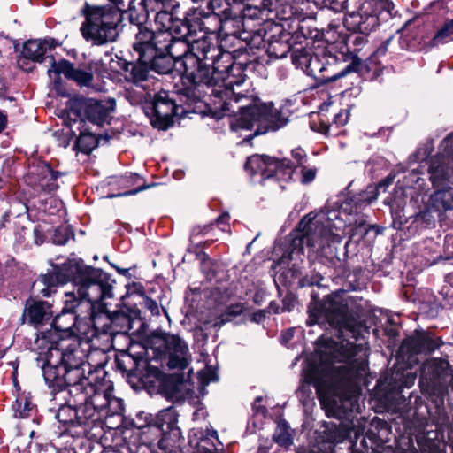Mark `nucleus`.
<instances>
[{
    "instance_id": "nucleus-1",
    "label": "nucleus",
    "mask_w": 453,
    "mask_h": 453,
    "mask_svg": "<svg viewBox=\"0 0 453 453\" xmlns=\"http://www.w3.org/2000/svg\"><path fill=\"white\" fill-rule=\"evenodd\" d=\"M190 48V54L184 61V87L180 89V94L188 101H202L206 96L219 98L222 111L230 118L229 125L233 131L250 130L255 125L263 126L265 130H275L287 123L273 104L262 103L254 95L236 90L244 79H235L231 74L234 70L233 65H227L225 71H219L217 67L211 70L205 61L211 59L216 64L219 50L205 38V33L198 39L193 35Z\"/></svg>"
},
{
    "instance_id": "nucleus-2",
    "label": "nucleus",
    "mask_w": 453,
    "mask_h": 453,
    "mask_svg": "<svg viewBox=\"0 0 453 453\" xmlns=\"http://www.w3.org/2000/svg\"><path fill=\"white\" fill-rule=\"evenodd\" d=\"M68 281L77 288L78 296L72 292L65 293L62 312L54 318L51 327L35 340L42 352L44 349L54 350L55 346L70 341L74 333L79 305L86 303L88 309H92L94 303L112 296V282L108 274L85 265L82 259H68L62 265L56 266L52 273L42 275L35 285H42L40 293L49 297L56 292L58 284Z\"/></svg>"
},
{
    "instance_id": "nucleus-3",
    "label": "nucleus",
    "mask_w": 453,
    "mask_h": 453,
    "mask_svg": "<svg viewBox=\"0 0 453 453\" xmlns=\"http://www.w3.org/2000/svg\"><path fill=\"white\" fill-rule=\"evenodd\" d=\"M55 347L54 350H40L47 358L42 373L49 388L56 391L55 400L65 398V395L84 399L89 390L113 391L112 382L106 380L104 353L96 350L85 355L75 340Z\"/></svg>"
},
{
    "instance_id": "nucleus-4",
    "label": "nucleus",
    "mask_w": 453,
    "mask_h": 453,
    "mask_svg": "<svg viewBox=\"0 0 453 453\" xmlns=\"http://www.w3.org/2000/svg\"><path fill=\"white\" fill-rule=\"evenodd\" d=\"M426 395L434 396L433 406L426 403V453L448 452L453 444V426H446L448 416L444 408V395L451 378L450 365L446 358L426 359Z\"/></svg>"
},
{
    "instance_id": "nucleus-5",
    "label": "nucleus",
    "mask_w": 453,
    "mask_h": 453,
    "mask_svg": "<svg viewBox=\"0 0 453 453\" xmlns=\"http://www.w3.org/2000/svg\"><path fill=\"white\" fill-rule=\"evenodd\" d=\"M68 395L69 400L58 409L56 418L64 426H81L85 432L124 411L122 400L112 396V392L89 390L84 399Z\"/></svg>"
},
{
    "instance_id": "nucleus-6",
    "label": "nucleus",
    "mask_w": 453,
    "mask_h": 453,
    "mask_svg": "<svg viewBox=\"0 0 453 453\" xmlns=\"http://www.w3.org/2000/svg\"><path fill=\"white\" fill-rule=\"evenodd\" d=\"M426 173L434 190L426 202V212L441 214L453 210V133L443 139L438 153L429 159Z\"/></svg>"
},
{
    "instance_id": "nucleus-7",
    "label": "nucleus",
    "mask_w": 453,
    "mask_h": 453,
    "mask_svg": "<svg viewBox=\"0 0 453 453\" xmlns=\"http://www.w3.org/2000/svg\"><path fill=\"white\" fill-rule=\"evenodd\" d=\"M107 5H90L83 8L85 21L81 27L83 38L94 45L114 42L118 37V25L123 12H132L134 0H109Z\"/></svg>"
},
{
    "instance_id": "nucleus-8",
    "label": "nucleus",
    "mask_w": 453,
    "mask_h": 453,
    "mask_svg": "<svg viewBox=\"0 0 453 453\" xmlns=\"http://www.w3.org/2000/svg\"><path fill=\"white\" fill-rule=\"evenodd\" d=\"M354 301L345 297L343 293H334L326 296L322 303H311L307 325L312 326L326 321L337 329L342 336L349 333L355 340L363 338L366 328L357 320V314L351 309Z\"/></svg>"
},
{
    "instance_id": "nucleus-9",
    "label": "nucleus",
    "mask_w": 453,
    "mask_h": 453,
    "mask_svg": "<svg viewBox=\"0 0 453 453\" xmlns=\"http://www.w3.org/2000/svg\"><path fill=\"white\" fill-rule=\"evenodd\" d=\"M339 346L335 341L331 338L321 336L317 340L316 357L319 364L314 360L308 362L307 366L303 371L300 391H305L306 388L313 385L319 395L327 388L331 380V371L333 362L339 357Z\"/></svg>"
},
{
    "instance_id": "nucleus-10",
    "label": "nucleus",
    "mask_w": 453,
    "mask_h": 453,
    "mask_svg": "<svg viewBox=\"0 0 453 453\" xmlns=\"http://www.w3.org/2000/svg\"><path fill=\"white\" fill-rule=\"evenodd\" d=\"M298 230L302 233L301 241L308 246L316 248L321 256H332L335 253L332 247L334 243H340L341 237L332 228L330 219H326L324 212L319 214L309 213L298 224Z\"/></svg>"
},
{
    "instance_id": "nucleus-11",
    "label": "nucleus",
    "mask_w": 453,
    "mask_h": 453,
    "mask_svg": "<svg viewBox=\"0 0 453 453\" xmlns=\"http://www.w3.org/2000/svg\"><path fill=\"white\" fill-rule=\"evenodd\" d=\"M138 32L135 35V41L133 44L134 50L150 64L151 70L158 73H168L173 66L178 64L163 49L157 50L156 41L153 39V31L136 25Z\"/></svg>"
},
{
    "instance_id": "nucleus-12",
    "label": "nucleus",
    "mask_w": 453,
    "mask_h": 453,
    "mask_svg": "<svg viewBox=\"0 0 453 453\" xmlns=\"http://www.w3.org/2000/svg\"><path fill=\"white\" fill-rule=\"evenodd\" d=\"M335 4H340V6H333L335 12L346 10V16L344 18L345 27L353 32L361 34H370L380 24V18L373 11L372 0H356L359 4L358 10H349L347 0H335Z\"/></svg>"
},
{
    "instance_id": "nucleus-13",
    "label": "nucleus",
    "mask_w": 453,
    "mask_h": 453,
    "mask_svg": "<svg viewBox=\"0 0 453 453\" xmlns=\"http://www.w3.org/2000/svg\"><path fill=\"white\" fill-rule=\"evenodd\" d=\"M199 26L196 25L188 35H175L169 31L153 32V39L156 41V48L163 49L171 58L179 64L180 68L184 69V61L190 54L191 37L196 35ZM182 79L184 70H182Z\"/></svg>"
},
{
    "instance_id": "nucleus-14",
    "label": "nucleus",
    "mask_w": 453,
    "mask_h": 453,
    "mask_svg": "<svg viewBox=\"0 0 453 453\" xmlns=\"http://www.w3.org/2000/svg\"><path fill=\"white\" fill-rule=\"evenodd\" d=\"M245 169L252 174L260 173L264 179L275 176L280 180H293V166L287 158L282 160L266 156L254 155L247 159Z\"/></svg>"
},
{
    "instance_id": "nucleus-15",
    "label": "nucleus",
    "mask_w": 453,
    "mask_h": 453,
    "mask_svg": "<svg viewBox=\"0 0 453 453\" xmlns=\"http://www.w3.org/2000/svg\"><path fill=\"white\" fill-rule=\"evenodd\" d=\"M176 9L163 8V6H152L151 12L154 13V22L157 28V32L169 31L175 33V35H188L190 33L192 28L196 26H199V31H203V21L196 18L192 20L185 17L184 19H174L173 12Z\"/></svg>"
},
{
    "instance_id": "nucleus-16",
    "label": "nucleus",
    "mask_w": 453,
    "mask_h": 453,
    "mask_svg": "<svg viewBox=\"0 0 453 453\" xmlns=\"http://www.w3.org/2000/svg\"><path fill=\"white\" fill-rule=\"evenodd\" d=\"M137 63H129L127 65L128 72L127 80L133 82L134 88L128 90V96L132 104H140L147 99L150 95L152 81L150 79L149 72L151 70L150 64L144 58L137 55Z\"/></svg>"
},
{
    "instance_id": "nucleus-17",
    "label": "nucleus",
    "mask_w": 453,
    "mask_h": 453,
    "mask_svg": "<svg viewBox=\"0 0 453 453\" xmlns=\"http://www.w3.org/2000/svg\"><path fill=\"white\" fill-rule=\"evenodd\" d=\"M112 111V105L108 106L103 102L89 98L72 102L68 114L74 117V121L78 118L81 119L86 118L90 122L101 126L106 121Z\"/></svg>"
},
{
    "instance_id": "nucleus-18",
    "label": "nucleus",
    "mask_w": 453,
    "mask_h": 453,
    "mask_svg": "<svg viewBox=\"0 0 453 453\" xmlns=\"http://www.w3.org/2000/svg\"><path fill=\"white\" fill-rule=\"evenodd\" d=\"M152 338L161 342L169 355L168 365L171 368L185 369L188 365L189 350L187 343L178 335L164 332H155Z\"/></svg>"
},
{
    "instance_id": "nucleus-19",
    "label": "nucleus",
    "mask_w": 453,
    "mask_h": 453,
    "mask_svg": "<svg viewBox=\"0 0 453 453\" xmlns=\"http://www.w3.org/2000/svg\"><path fill=\"white\" fill-rule=\"evenodd\" d=\"M151 123L158 129H167L173 124L177 106L166 92L158 93L153 101Z\"/></svg>"
},
{
    "instance_id": "nucleus-20",
    "label": "nucleus",
    "mask_w": 453,
    "mask_h": 453,
    "mask_svg": "<svg viewBox=\"0 0 453 453\" xmlns=\"http://www.w3.org/2000/svg\"><path fill=\"white\" fill-rule=\"evenodd\" d=\"M52 73L57 76L64 74L66 79L74 81L81 87H90L94 80L91 72L76 68L73 63L65 59L56 62L53 57L51 58V66L48 70L50 77Z\"/></svg>"
},
{
    "instance_id": "nucleus-21",
    "label": "nucleus",
    "mask_w": 453,
    "mask_h": 453,
    "mask_svg": "<svg viewBox=\"0 0 453 453\" xmlns=\"http://www.w3.org/2000/svg\"><path fill=\"white\" fill-rule=\"evenodd\" d=\"M177 415L173 409H165L157 415L155 425L162 433V438L158 441L159 448L167 449L171 444L170 437L177 438L180 435V429L177 427Z\"/></svg>"
},
{
    "instance_id": "nucleus-22",
    "label": "nucleus",
    "mask_w": 453,
    "mask_h": 453,
    "mask_svg": "<svg viewBox=\"0 0 453 453\" xmlns=\"http://www.w3.org/2000/svg\"><path fill=\"white\" fill-rule=\"evenodd\" d=\"M53 315L51 305L44 301L29 299L26 302L23 317L30 325L38 327L50 320Z\"/></svg>"
},
{
    "instance_id": "nucleus-23",
    "label": "nucleus",
    "mask_w": 453,
    "mask_h": 453,
    "mask_svg": "<svg viewBox=\"0 0 453 453\" xmlns=\"http://www.w3.org/2000/svg\"><path fill=\"white\" fill-rule=\"evenodd\" d=\"M368 350L369 348L365 342L359 344L347 342L344 360L349 362L357 372H365L368 365Z\"/></svg>"
},
{
    "instance_id": "nucleus-24",
    "label": "nucleus",
    "mask_w": 453,
    "mask_h": 453,
    "mask_svg": "<svg viewBox=\"0 0 453 453\" xmlns=\"http://www.w3.org/2000/svg\"><path fill=\"white\" fill-rule=\"evenodd\" d=\"M57 45L58 42L54 39L29 40L24 43L22 55L25 58L42 62L47 50L54 49Z\"/></svg>"
},
{
    "instance_id": "nucleus-25",
    "label": "nucleus",
    "mask_w": 453,
    "mask_h": 453,
    "mask_svg": "<svg viewBox=\"0 0 453 453\" xmlns=\"http://www.w3.org/2000/svg\"><path fill=\"white\" fill-rule=\"evenodd\" d=\"M36 177V184L44 192H51L57 188V178L58 173L54 172L50 165L42 163L30 172Z\"/></svg>"
},
{
    "instance_id": "nucleus-26",
    "label": "nucleus",
    "mask_w": 453,
    "mask_h": 453,
    "mask_svg": "<svg viewBox=\"0 0 453 453\" xmlns=\"http://www.w3.org/2000/svg\"><path fill=\"white\" fill-rule=\"evenodd\" d=\"M102 317H97L100 319ZM96 318H91L89 321L79 320L77 319L76 326H74V333L73 334L70 341L75 340L81 344V342L88 343L95 337H96L100 332V329L96 326Z\"/></svg>"
},
{
    "instance_id": "nucleus-27",
    "label": "nucleus",
    "mask_w": 453,
    "mask_h": 453,
    "mask_svg": "<svg viewBox=\"0 0 453 453\" xmlns=\"http://www.w3.org/2000/svg\"><path fill=\"white\" fill-rule=\"evenodd\" d=\"M394 42L390 44L389 53L394 57H398L401 55L403 50H422L423 46L421 45L423 36L420 37L418 42L411 39V35H393Z\"/></svg>"
},
{
    "instance_id": "nucleus-28",
    "label": "nucleus",
    "mask_w": 453,
    "mask_h": 453,
    "mask_svg": "<svg viewBox=\"0 0 453 453\" xmlns=\"http://www.w3.org/2000/svg\"><path fill=\"white\" fill-rule=\"evenodd\" d=\"M410 206L415 210L414 213L409 216V219H413V222H425V194L418 193L412 197L410 202Z\"/></svg>"
},
{
    "instance_id": "nucleus-29",
    "label": "nucleus",
    "mask_w": 453,
    "mask_h": 453,
    "mask_svg": "<svg viewBox=\"0 0 453 453\" xmlns=\"http://www.w3.org/2000/svg\"><path fill=\"white\" fill-rule=\"evenodd\" d=\"M453 35V19L446 22L444 26L437 31L429 46L435 47L439 44H443L452 40Z\"/></svg>"
},
{
    "instance_id": "nucleus-30",
    "label": "nucleus",
    "mask_w": 453,
    "mask_h": 453,
    "mask_svg": "<svg viewBox=\"0 0 453 453\" xmlns=\"http://www.w3.org/2000/svg\"><path fill=\"white\" fill-rule=\"evenodd\" d=\"M273 437V441L280 446L288 447L292 444V439L286 422L278 425Z\"/></svg>"
},
{
    "instance_id": "nucleus-31",
    "label": "nucleus",
    "mask_w": 453,
    "mask_h": 453,
    "mask_svg": "<svg viewBox=\"0 0 453 453\" xmlns=\"http://www.w3.org/2000/svg\"><path fill=\"white\" fill-rule=\"evenodd\" d=\"M311 57V53L303 48L296 49L291 51L292 63L296 65V68H300L303 71L309 64Z\"/></svg>"
},
{
    "instance_id": "nucleus-32",
    "label": "nucleus",
    "mask_w": 453,
    "mask_h": 453,
    "mask_svg": "<svg viewBox=\"0 0 453 453\" xmlns=\"http://www.w3.org/2000/svg\"><path fill=\"white\" fill-rule=\"evenodd\" d=\"M393 182V179L390 178V177H388L386 178L385 180H383L381 182H380L378 184V186L376 187H372V186H370L367 188V189L365 190V197H364V199L365 201H367V203H371L372 202H373L374 200L377 199L378 197V195L380 193V189H383V191L386 190V188L391 185Z\"/></svg>"
},
{
    "instance_id": "nucleus-33",
    "label": "nucleus",
    "mask_w": 453,
    "mask_h": 453,
    "mask_svg": "<svg viewBox=\"0 0 453 453\" xmlns=\"http://www.w3.org/2000/svg\"><path fill=\"white\" fill-rule=\"evenodd\" d=\"M268 54L275 58H283L290 51V45L284 42H273L268 47Z\"/></svg>"
},
{
    "instance_id": "nucleus-34",
    "label": "nucleus",
    "mask_w": 453,
    "mask_h": 453,
    "mask_svg": "<svg viewBox=\"0 0 453 453\" xmlns=\"http://www.w3.org/2000/svg\"><path fill=\"white\" fill-rule=\"evenodd\" d=\"M324 69L325 67L323 64H321L319 57L311 55L304 72L308 75L316 79H323L324 77H320L319 74L323 72Z\"/></svg>"
},
{
    "instance_id": "nucleus-35",
    "label": "nucleus",
    "mask_w": 453,
    "mask_h": 453,
    "mask_svg": "<svg viewBox=\"0 0 453 453\" xmlns=\"http://www.w3.org/2000/svg\"><path fill=\"white\" fill-rule=\"evenodd\" d=\"M77 144L81 152L88 154L96 147V141L92 134H81Z\"/></svg>"
},
{
    "instance_id": "nucleus-36",
    "label": "nucleus",
    "mask_w": 453,
    "mask_h": 453,
    "mask_svg": "<svg viewBox=\"0 0 453 453\" xmlns=\"http://www.w3.org/2000/svg\"><path fill=\"white\" fill-rule=\"evenodd\" d=\"M378 9L379 13H377V15L379 16L380 19H387L389 18H393L397 13V11L395 10V4L388 0L380 2L378 4Z\"/></svg>"
},
{
    "instance_id": "nucleus-37",
    "label": "nucleus",
    "mask_w": 453,
    "mask_h": 453,
    "mask_svg": "<svg viewBox=\"0 0 453 453\" xmlns=\"http://www.w3.org/2000/svg\"><path fill=\"white\" fill-rule=\"evenodd\" d=\"M407 185L411 188L423 189L424 179L422 173L418 170H411L405 177Z\"/></svg>"
},
{
    "instance_id": "nucleus-38",
    "label": "nucleus",
    "mask_w": 453,
    "mask_h": 453,
    "mask_svg": "<svg viewBox=\"0 0 453 453\" xmlns=\"http://www.w3.org/2000/svg\"><path fill=\"white\" fill-rule=\"evenodd\" d=\"M292 157L295 159V162H291L287 159L289 164L293 166V176L297 174L298 167L303 165L307 161V156L303 150L298 148L292 150Z\"/></svg>"
},
{
    "instance_id": "nucleus-39",
    "label": "nucleus",
    "mask_w": 453,
    "mask_h": 453,
    "mask_svg": "<svg viewBox=\"0 0 453 453\" xmlns=\"http://www.w3.org/2000/svg\"><path fill=\"white\" fill-rule=\"evenodd\" d=\"M426 355L434 352L435 349H439L444 346L445 343L440 337L434 336V333L430 330H426Z\"/></svg>"
},
{
    "instance_id": "nucleus-40",
    "label": "nucleus",
    "mask_w": 453,
    "mask_h": 453,
    "mask_svg": "<svg viewBox=\"0 0 453 453\" xmlns=\"http://www.w3.org/2000/svg\"><path fill=\"white\" fill-rule=\"evenodd\" d=\"M300 169V182L303 184H308L311 182L317 174V169L315 167H308L305 165L298 167Z\"/></svg>"
},
{
    "instance_id": "nucleus-41",
    "label": "nucleus",
    "mask_w": 453,
    "mask_h": 453,
    "mask_svg": "<svg viewBox=\"0 0 453 453\" xmlns=\"http://www.w3.org/2000/svg\"><path fill=\"white\" fill-rule=\"evenodd\" d=\"M387 203L391 207L393 216V227L395 229H401L403 225L407 222V219L404 218V214H403V211L400 209L395 210L392 202H387Z\"/></svg>"
},
{
    "instance_id": "nucleus-42",
    "label": "nucleus",
    "mask_w": 453,
    "mask_h": 453,
    "mask_svg": "<svg viewBox=\"0 0 453 453\" xmlns=\"http://www.w3.org/2000/svg\"><path fill=\"white\" fill-rule=\"evenodd\" d=\"M14 415L17 418H25L27 416L29 411V403L26 400L24 403V407L21 409V402L17 400L15 404L13 405Z\"/></svg>"
},
{
    "instance_id": "nucleus-43",
    "label": "nucleus",
    "mask_w": 453,
    "mask_h": 453,
    "mask_svg": "<svg viewBox=\"0 0 453 453\" xmlns=\"http://www.w3.org/2000/svg\"><path fill=\"white\" fill-rule=\"evenodd\" d=\"M199 376L205 384H209L217 380L216 372L211 367H206V369L199 372Z\"/></svg>"
},
{
    "instance_id": "nucleus-44",
    "label": "nucleus",
    "mask_w": 453,
    "mask_h": 453,
    "mask_svg": "<svg viewBox=\"0 0 453 453\" xmlns=\"http://www.w3.org/2000/svg\"><path fill=\"white\" fill-rule=\"evenodd\" d=\"M245 308L243 303H234L227 307L226 313V317L229 318L231 319V317H236L240 314H242L244 311Z\"/></svg>"
},
{
    "instance_id": "nucleus-45",
    "label": "nucleus",
    "mask_w": 453,
    "mask_h": 453,
    "mask_svg": "<svg viewBox=\"0 0 453 453\" xmlns=\"http://www.w3.org/2000/svg\"><path fill=\"white\" fill-rule=\"evenodd\" d=\"M394 42V37H389L386 41H384L374 51V55L376 57L384 56L387 52L390 50V44Z\"/></svg>"
},
{
    "instance_id": "nucleus-46",
    "label": "nucleus",
    "mask_w": 453,
    "mask_h": 453,
    "mask_svg": "<svg viewBox=\"0 0 453 453\" xmlns=\"http://www.w3.org/2000/svg\"><path fill=\"white\" fill-rule=\"evenodd\" d=\"M143 306L149 310L152 315H159V307L155 300L146 296L143 299Z\"/></svg>"
},
{
    "instance_id": "nucleus-47",
    "label": "nucleus",
    "mask_w": 453,
    "mask_h": 453,
    "mask_svg": "<svg viewBox=\"0 0 453 453\" xmlns=\"http://www.w3.org/2000/svg\"><path fill=\"white\" fill-rule=\"evenodd\" d=\"M153 6H163V8L176 9L179 4L175 0H150Z\"/></svg>"
},
{
    "instance_id": "nucleus-48",
    "label": "nucleus",
    "mask_w": 453,
    "mask_h": 453,
    "mask_svg": "<svg viewBox=\"0 0 453 453\" xmlns=\"http://www.w3.org/2000/svg\"><path fill=\"white\" fill-rule=\"evenodd\" d=\"M322 280V276L319 274H316L311 278L304 277L300 280L301 286H313V285H319V282Z\"/></svg>"
},
{
    "instance_id": "nucleus-49",
    "label": "nucleus",
    "mask_w": 453,
    "mask_h": 453,
    "mask_svg": "<svg viewBox=\"0 0 453 453\" xmlns=\"http://www.w3.org/2000/svg\"><path fill=\"white\" fill-rule=\"evenodd\" d=\"M105 319H107L108 323H105V324L103 325V327H102L101 331L104 332V333H106L110 329V327H109V324L110 323H114L119 319L125 320L127 324L129 323V319H128V318L126 315L116 316L112 319H110L108 318V316H105Z\"/></svg>"
},
{
    "instance_id": "nucleus-50",
    "label": "nucleus",
    "mask_w": 453,
    "mask_h": 453,
    "mask_svg": "<svg viewBox=\"0 0 453 453\" xmlns=\"http://www.w3.org/2000/svg\"><path fill=\"white\" fill-rule=\"evenodd\" d=\"M347 120H348V116L345 112H339L338 114L335 115L334 117V123L338 126H343L347 123Z\"/></svg>"
},
{
    "instance_id": "nucleus-51",
    "label": "nucleus",
    "mask_w": 453,
    "mask_h": 453,
    "mask_svg": "<svg viewBox=\"0 0 453 453\" xmlns=\"http://www.w3.org/2000/svg\"><path fill=\"white\" fill-rule=\"evenodd\" d=\"M228 321H230V319L226 317L225 314H221L219 318H217L214 321H212V326L213 327H220L222 326L224 324L227 323Z\"/></svg>"
},
{
    "instance_id": "nucleus-52",
    "label": "nucleus",
    "mask_w": 453,
    "mask_h": 453,
    "mask_svg": "<svg viewBox=\"0 0 453 453\" xmlns=\"http://www.w3.org/2000/svg\"><path fill=\"white\" fill-rule=\"evenodd\" d=\"M229 219V214L228 213H223L217 219L218 224H227Z\"/></svg>"
},
{
    "instance_id": "nucleus-53",
    "label": "nucleus",
    "mask_w": 453,
    "mask_h": 453,
    "mask_svg": "<svg viewBox=\"0 0 453 453\" xmlns=\"http://www.w3.org/2000/svg\"><path fill=\"white\" fill-rule=\"evenodd\" d=\"M293 334H294V330L293 329H288L286 333H284L282 334V340L287 342H288L289 340L292 339L293 337Z\"/></svg>"
},
{
    "instance_id": "nucleus-54",
    "label": "nucleus",
    "mask_w": 453,
    "mask_h": 453,
    "mask_svg": "<svg viewBox=\"0 0 453 453\" xmlns=\"http://www.w3.org/2000/svg\"><path fill=\"white\" fill-rule=\"evenodd\" d=\"M146 188H147V187H146V186H141V187H139V188H135V189H133V190H130V191L125 192V193L123 194V196H131V195H135V194H137L138 192L142 191V190H144V189H146Z\"/></svg>"
},
{
    "instance_id": "nucleus-55",
    "label": "nucleus",
    "mask_w": 453,
    "mask_h": 453,
    "mask_svg": "<svg viewBox=\"0 0 453 453\" xmlns=\"http://www.w3.org/2000/svg\"><path fill=\"white\" fill-rule=\"evenodd\" d=\"M6 126V116L0 111V133L4 129Z\"/></svg>"
},
{
    "instance_id": "nucleus-56",
    "label": "nucleus",
    "mask_w": 453,
    "mask_h": 453,
    "mask_svg": "<svg viewBox=\"0 0 453 453\" xmlns=\"http://www.w3.org/2000/svg\"><path fill=\"white\" fill-rule=\"evenodd\" d=\"M17 205L20 206V210H19V215L22 212H27V207L23 204V203H17Z\"/></svg>"
},
{
    "instance_id": "nucleus-57",
    "label": "nucleus",
    "mask_w": 453,
    "mask_h": 453,
    "mask_svg": "<svg viewBox=\"0 0 453 453\" xmlns=\"http://www.w3.org/2000/svg\"><path fill=\"white\" fill-rule=\"evenodd\" d=\"M423 374H424V371L421 368L420 369V376H419V386L421 388H423V380H424Z\"/></svg>"
},
{
    "instance_id": "nucleus-58",
    "label": "nucleus",
    "mask_w": 453,
    "mask_h": 453,
    "mask_svg": "<svg viewBox=\"0 0 453 453\" xmlns=\"http://www.w3.org/2000/svg\"><path fill=\"white\" fill-rule=\"evenodd\" d=\"M446 279L447 282L453 286V273H449Z\"/></svg>"
},
{
    "instance_id": "nucleus-59",
    "label": "nucleus",
    "mask_w": 453,
    "mask_h": 453,
    "mask_svg": "<svg viewBox=\"0 0 453 453\" xmlns=\"http://www.w3.org/2000/svg\"><path fill=\"white\" fill-rule=\"evenodd\" d=\"M117 270L121 273V274H126L127 273V269H119V268H117Z\"/></svg>"
},
{
    "instance_id": "nucleus-60",
    "label": "nucleus",
    "mask_w": 453,
    "mask_h": 453,
    "mask_svg": "<svg viewBox=\"0 0 453 453\" xmlns=\"http://www.w3.org/2000/svg\"><path fill=\"white\" fill-rule=\"evenodd\" d=\"M257 411H261V413H262L263 415H265V412H266V409H265V408H261V410H260V409H258V408H257Z\"/></svg>"
},
{
    "instance_id": "nucleus-61",
    "label": "nucleus",
    "mask_w": 453,
    "mask_h": 453,
    "mask_svg": "<svg viewBox=\"0 0 453 453\" xmlns=\"http://www.w3.org/2000/svg\"><path fill=\"white\" fill-rule=\"evenodd\" d=\"M336 76H333V77H330V78H325L326 81H334L336 80Z\"/></svg>"
},
{
    "instance_id": "nucleus-62",
    "label": "nucleus",
    "mask_w": 453,
    "mask_h": 453,
    "mask_svg": "<svg viewBox=\"0 0 453 453\" xmlns=\"http://www.w3.org/2000/svg\"><path fill=\"white\" fill-rule=\"evenodd\" d=\"M130 19H131V21L133 22L134 18H133V14L132 13L130 14Z\"/></svg>"
},
{
    "instance_id": "nucleus-63",
    "label": "nucleus",
    "mask_w": 453,
    "mask_h": 453,
    "mask_svg": "<svg viewBox=\"0 0 453 453\" xmlns=\"http://www.w3.org/2000/svg\"><path fill=\"white\" fill-rule=\"evenodd\" d=\"M196 228H194V229H193V234H196Z\"/></svg>"
},
{
    "instance_id": "nucleus-64",
    "label": "nucleus",
    "mask_w": 453,
    "mask_h": 453,
    "mask_svg": "<svg viewBox=\"0 0 453 453\" xmlns=\"http://www.w3.org/2000/svg\"><path fill=\"white\" fill-rule=\"evenodd\" d=\"M194 3H197L199 2L200 0H192Z\"/></svg>"
}]
</instances>
